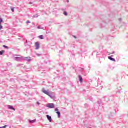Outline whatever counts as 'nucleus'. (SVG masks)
Returning a JSON list of instances; mask_svg holds the SVG:
<instances>
[{
    "label": "nucleus",
    "instance_id": "18",
    "mask_svg": "<svg viewBox=\"0 0 128 128\" xmlns=\"http://www.w3.org/2000/svg\"><path fill=\"white\" fill-rule=\"evenodd\" d=\"M4 48H8V47L7 46H4Z\"/></svg>",
    "mask_w": 128,
    "mask_h": 128
},
{
    "label": "nucleus",
    "instance_id": "17",
    "mask_svg": "<svg viewBox=\"0 0 128 128\" xmlns=\"http://www.w3.org/2000/svg\"><path fill=\"white\" fill-rule=\"evenodd\" d=\"M8 128V126H5L3 127H0V128Z\"/></svg>",
    "mask_w": 128,
    "mask_h": 128
},
{
    "label": "nucleus",
    "instance_id": "9",
    "mask_svg": "<svg viewBox=\"0 0 128 128\" xmlns=\"http://www.w3.org/2000/svg\"><path fill=\"white\" fill-rule=\"evenodd\" d=\"M108 59L110 60H112V62H116V60L114 58H112L110 56L108 57Z\"/></svg>",
    "mask_w": 128,
    "mask_h": 128
},
{
    "label": "nucleus",
    "instance_id": "10",
    "mask_svg": "<svg viewBox=\"0 0 128 128\" xmlns=\"http://www.w3.org/2000/svg\"><path fill=\"white\" fill-rule=\"evenodd\" d=\"M79 80H80V82H82L83 80L81 76H79Z\"/></svg>",
    "mask_w": 128,
    "mask_h": 128
},
{
    "label": "nucleus",
    "instance_id": "5",
    "mask_svg": "<svg viewBox=\"0 0 128 128\" xmlns=\"http://www.w3.org/2000/svg\"><path fill=\"white\" fill-rule=\"evenodd\" d=\"M4 20L2 18L0 19V30H2V22H3Z\"/></svg>",
    "mask_w": 128,
    "mask_h": 128
},
{
    "label": "nucleus",
    "instance_id": "19",
    "mask_svg": "<svg viewBox=\"0 0 128 128\" xmlns=\"http://www.w3.org/2000/svg\"><path fill=\"white\" fill-rule=\"evenodd\" d=\"M26 24H30V21H27V22H26Z\"/></svg>",
    "mask_w": 128,
    "mask_h": 128
},
{
    "label": "nucleus",
    "instance_id": "6",
    "mask_svg": "<svg viewBox=\"0 0 128 128\" xmlns=\"http://www.w3.org/2000/svg\"><path fill=\"white\" fill-rule=\"evenodd\" d=\"M46 117H47L48 120H49V122H52V117L50 116H48V115H47V116H46Z\"/></svg>",
    "mask_w": 128,
    "mask_h": 128
},
{
    "label": "nucleus",
    "instance_id": "13",
    "mask_svg": "<svg viewBox=\"0 0 128 128\" xmlns=\"http://www.w3.org/2000/svg\"><path fill=\"white\" fill-rule=\"evenodd\" d=\"M39 38H40V40H44V36L42 35L39 36Z\"/></svg>",
    "mask_w": 128,
    "mask_h": 128
},
{
    "label": "nucleus",
    "instance_id": "2",
    "mask_svg": "<svg viewBox=\"0 0 128 128\" xmlns=\"http://www.w3.org/2000/svg\"><path fill=\"white\" fill-rule=\"evenodd\" d=\"M46 107L49 108H54V104H49L46 105Z\"/></svg>",
    "mask_w": 128,
    "mask_h": 128
},
{
    "label": "nucleus",
    "instance_id": "15",
    "mask_svg": "<svg viewBox=\"0 0 128 128\" xmlns=\"http://www.w3.org/2000/svg\"><path fill=\"white\" fill-rule=\"evenodd\" d=\"M64 16H68V12H64Z\"/></svg>",
    "mask_w": 128,
    "mask_h": 128
},
{
    "label": "nucleus",
    "instance_id": "16",
    "mask_svg": "<svg viewBox=\"0 0 128 128\" xmlns=\"http://www.w3.org/2000/svg\"><path fill=\"white\" fill-rule=\"evenodd\" d=\"M11 10H12V12H14V8H11Z\"/></svg>",
    "mask_w": 128,
    "mask_h": 128
},
{
    "label": "nucleus",
    "instance_id": "22",
    "mask_svg": "<svg viewBox=\"0 0 128 128\" xmlns=\"http://www.w3.org/2000/svg\"><path fill=\"white\" fill-rule=\"evenodd\" d=\"M67 2H70V1H67Z\"/></svg>",
    "mask_w": 128,
    "mask_h": 128
},
{
    "label": "nucleus",
    "instance_id": "8",
    "mask_svg": "<svg viewBox=\"0 0 128 128\" xmlns=\"http://www.w3.org/2000/svg\"><path fill=\"white\" fill-rule=\"evenodd\" d=\"M9 110H12L16 111V109L12 107V106H8Z\"/></svg>",
    "mask_w": 128,
    "mask_h": 128
},
{
    "label": "nucleus",
    "instance_id": "21",
    "mask_svg": "<svg viewBox=\"0 0 128 128\" xmlns=\"http://www.w3.org/2000/svg\"><path fill=\"white\" fill-rule=\"evenodd\" d=\"M37 104H38L40 106V102H37Z\"/></svg>",
    "mask_w": 128,
    "mask_h": 128
},
{
    "label": "nucleus",
    "instance_id": "1",
    "mask_svg": "<svg viewBox=\"0 0 128 128\" xmlns=\"http://www.w3.org/2000/svg\"><path fill=\"white\" fill-rule=\"evenodd\" d=\"M42 92H43L44 94H46L47 96H50V98H52V97L50 96V92H48V91L46 90H43Z\"/></svg>",
    "mask_w": 128,
    "mask_h": 128
},
{
    "label": "nucleus",
    "instance_id": "14",
    "mask_svg": "<svg viewBox=\"0 0 128 128\" xmlns=\"http://www.w3.org/2000/svg\"><path fill=\"white\" fill-rule=\"evenodd\" d=\"M20 58H20V57L16 58V60H20Z\"/></svg>",
    "mask_w": 128,
    "mask_h": 128
},
{
    "label": "nucleus",
    "instance_id": "20",
    "mask_svg": "<svg viewBox=\"0 0 128 128\" xmlns=\"http://www.w3.org/2000/svg\"><path fill=\"white\" fill-rule=\"evenodd\" d=\"M74 38H75L76 40V36H74Z\"/></svg>",
    "mask_w": 128,
    "mask_h": 128
},
{
    "label": "nucleus",
    "instance_id": "4",
    "mask_svg": "<svg viewBox=\"0 0 128 128\" xmlns=\"http://www.w3.org/2000/svg\"><path fill=\"white\" fill-rule=\"evenodd\" d=\"M36 50H38L40 48V43L38 42H36Z\"/></svg>",
    "mask_w": 128,
    "mask_h": 128
},
{
    "label": "nucleus",
    "instance_id": "12",
    "mask_svg": "<svg viewBox=\"0 0 128 128\" xmlns=\"http://www.w3.org/2000/svg\"><path fill=\"white\" fill-rule=\"evenodd\" d=\"M4 54V51L2 50V51L0 52V56H2V54Z\"/></svg>",
    "mask_w": 128,
    "mask_h": 128
},
{
    "label": "nucleus",
    "instance_id": "3",
    "mask_svg": "<svg viewBox=\"0 0 128 128\" xmlns=\"http://www.w3.org/2000/svg\"><path fill=\"white\" fill-rule=\"evenodd\" d=\"M58 108H56V109H55V112H56V114H58V118H60V112H58Z\"/></svg>",
    "mask_w": 128,
    "mask_h": 128
},
{
    "label": "nucleus",
    "instance_id": "7",
    "mask_svg": "<svg viewBox=\"0 0 128 128\" xmlns=\"http://www.w3.org/2000/svg\"><path fill=\"white\" fill-rule=\"evenodd\" d=\"M24 60H26L27 62H30V60H32V59L28 58V57H26L24 59Z\"/></svg>",
    "mask_w": 128,
    "mask_h": 128
},
{
    "label": "nucleus",
    "instance_id": "11",
    "mask_svg": "<svg viewBox=\"0 0 128 128\" xmlns=\"http://www.w3.org/2000/svg\"><path fill=\"white\" fill-rule=\"evenodd\" d=\"M36 120H30L29 122H30V124H34V122H36Z\"/></svg>",
    "mask_w": 128,
    "mask_h": 128
}]
</instances>
